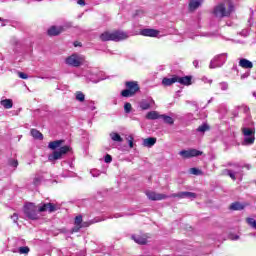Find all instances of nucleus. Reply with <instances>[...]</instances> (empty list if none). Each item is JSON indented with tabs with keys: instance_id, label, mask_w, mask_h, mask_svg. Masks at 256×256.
<instances>
[{
	"instance_id": "nucleus-26",
	"label": "nucleus",
	"mask_w": 256,
	"mask_h": 256,
	"mask_svg": "<svg viewBox=\"0 0 256 256\" xmlns=\"http://www.w3.org/2000/svg\"><path fill=\"white\" fill-rule=\"evenodd\" d=\"M110 137H111L112 141H115L117 143H123V138L117 132L110 133Z\"/></svg>"
},
{
	"instance_id": "nucleus-20",
	"label": "nucleus",
	"mask_w": 256,
	"mask_h": 256,
	"mask_svg": "<svg viewBox=\"0 0 256 256\" xmlns=\"http://www.w3.org/2000/svg\"><path fill=\"white\" fill-rule=\"evenodd\" d=\"M146 119H149L151 121H155V119H161V115L157 111H150L146 115Z\"/></svg>"
},
{
	"instance_id": "nucleus-18",
	"label": "nucleus",
	"mask_w": 256,
	"mask_h": 256,
	"mask_svg": "<svg viewBox=\"0 0 256 256\" xmlns=\"http://www.w3.org/2000/svg\"><path fill=\"white\" fill-rule=\"evenodd\" d=\"M173 83H177V75H174L172 78H163L162 85L164 87H171Z\"/></svg>"
},
{
	"instance_id": "nucleus-35",
	"label": "nucleus",
	"mask_w": 256,
	"mask_h": 256,
	"mask_svg": "<svg viewBox=\"0 0 256 256\" xmlns=\"http://www.w3.org/2000/svg\"><path fill=\"white\" fill-rule=\"evenodd\" d=\"M226 172H227V175L230 176V178H231L232 181H237V177H235V174L233 173V171H231V170H226Z\"/></svg>"
},
{
	"instance_id": "nucleus-3",
	"label": "nucleus",
	"mask_w": 256,
	"mask_h": 256,
	"mask_svg": "<svg viewBox=\"0 0 256 256\" xmlns=\"http://www.w3.org/2000/svg\"><path fill=\"white\" fill-rule=\"evenodd\" d=\"M126 89L121 91L122 97H135L137 95L138 91L141 90V87L139 86L138 81H127L125 82Z\"/></svg>"
},
{
	"instance_id": "nucleus-17",
	"label": "nucleus",
	"mask_w": 256,
	"mask_h": 256,
	"mask_svg": "<svg viewBox=\"0 0 256 256\" xmlns=\"http://www.w3.org/2000/svg\"><path fill=\"white\" fill-rule=\"evenodd\" d=\"M247 207V204H243L241 202H234L230 204L229 209L230 211H243Z\"/></svg>"
},
{
	"instance_id": "nucleus-44",
	"label": "nucleus",
	"mask_w": 256,
	"mask_h": 256,
	"mask_svg": "<svg viewBox=\"0 0 256 256\" xmlns=\"http://www.w3.org/2000/svg\"><path fill=\"white\" fill-rule=\"evenodd\" d=\"M74 47H81V42H78V41L74 42Z\"/></svg>"
},
{
	"instance_id": "nucleus-39",
	"label": "nucleus",
	"mask_w": 256,
	"mask_h": 256,
	"mask_svg": "<svg viewBox=\"0 0 256 256\" xmlns=\"http://www.w3.org/2000/svg\"><path fill=\"white\" fill-rule=\"evenodd\" d=\"M90 226H91V222H82L81 229L86 228V227H90Z\"/></svg>"
},
{
	"instance_id": "nucleus-41",
	"label": "nucleus",
	"mask_w": 256,
	"mask_h": 256,
	"mask_svg": "<svg viewBox=\"0 0 256 256\" xmlns=\"http://www.w3.org/2000/svg\"><path fill=\"white\" fill-rule=\"evenodd\" d=\"M78 5L85 7V0H77Z\"/></svg>"
},
{
	"instance_id": "nucleus-37",
	"label": "nucleus",
	"mask_w": 256,
	"mask_h": 256,
	"mask_svg": "<svg viewBox=\"0 0 256 256\" xmlns=\"http://www.w3.org/2000/svg\"><path fill=\"white\" fill-rule=\"evenodd\" d=\"M104 161L105 163H111V161H113V157L109 154H106V156L104 157Z\"/></svg>"
},
{
	"instance_id": "nucleus-7",
	"label": "nucleus",
	"mask_w": 256,
	"mask_h": 256,
	"mask_svg": "<svg viewBox=\"0 0 256 256\" xmlns=\"http://www.w3.org/2000/svg\"><path fill=\"white\" fill-rule=\"evenodd\" d=\"M242 133L245 137V145H253V143H255V130L251 128H242Z\"/></svg>"
},
{
	"instance_id": "nucleus-36",
	"label": "nucleus",
	"mask_w": 256,
	"mask_h": 256,
	"mask_svg": "<svg viewBox=\"0 0 256 256\" xmlns=\"http://www.w3.org/2000/svg\"><path fill=\"white\" fill-rule=\"evenodd\" d=\"M9 165H10L11 167L17 168V167H19V161H17V160H10V161H9Z\"/></svg>"
},
{
	"instance_id": "nucleus-16",
	"label": "nucleus",
	"mask_w": 256,
	"mask_h": 256,
	"mask_svg": "<svg viewBox=\"0 0 256 256\" xmlns=\"http://www.w3.org/2000/svg\"><path fill=\"white\" fill-rule=\"evenodd\" d=\"M193 77L192 76H184V77H179L176 76V83H180V85H185L189 86L192 85Z\"/></svg>"
},
{
	"instance_id": "nucleus-2",
	"label": "nucleus",
	"mask_w": 256,
	"mask_h": 256,
	"mask_svg": "<svg viewBox=\"0 0 256 256\" xmlns=\"http://www.w3.org/2000/svg\"><path fill=\"white\" fill-rule=\"evenodd\" d=\"M127 37H129L127 33L120 30H116L113 32L106 31L100 35L101 41H115L116 43L119 41H125Z\"/></svg>"
},
{
	"instance_id": "nucleus-40",
	"label": "nucleus",
	"mask_w": 256,
	"mask_h": 256,
	"mask_svg": "<svg viewBox=\"0 0 256 256\" xmlns=\"http://www.w3.org/2000/svg\"><path fill=\"white\" fill-rule=\"evenodd\" d=\"M168 197H172V198L178 197V199H180V192H179V193H173V194H171V195L168 196Z\"/></svg>"
},
{
	"instance_id": "nucleus-21",
	"label": "nucleus",
	"mask_w": 256,
	"mask_h": 256,
	"mask_svg": "<svg viewBox=\"0 0 256 256\" xmlns=\"http://www.w3.org/2000/svg\"><path fill=\"white\" fill-rule=\"evenodd\" d=\"M155 143H157V138L149 137V138L144 139L143 146L144 147H153V145H155Z\"/></svg>"
},
{
	"instance_id": "nucleus-30",
	"label": "nucleus",
	"mask_w": 256,
	"mask_h": 256,
	"mask_svg": "<svg viewBox=\"0 0 256 256\" xmlns=\"http://www.w3.org/2000/svg\"><path fill=\"white\" fill-rule=\"evenodd\" d=\"M140 108L142 111H147V109H151V104H149V102H141Z\"/></svg>"
},
{
	"instance_id": "nucleus-19",
	"label": "nucleus",
	"mask_w": 256,
	"mask_h": 256,
	"mask_svg": "<svg viewBox=\"0 0 256 256\" xmlns=\"http://www.w3.org/2000/svg\"><path fill=\"white\" fill-rule=\"evenodd\" d=\"M239 65L242 69H253V62L245 58L240 59Z\"/></svg>"
},
{
	"instance_id": "nucleus-23",
	"label": "nucleus",
	"mask_w": 256,
	"mask_h": 256,
	"mask_svg": "<svg viewBox=\"0 0 256 256\" xmlns=\"http://www.w3.org/2000/svg\"><path fill=\"white\" fill-rule=\"evenodd\" d=\"M197 199V194L194 192H180V199Z\"/></svg>"
},
{
	"instance_id": "nucleus-10",
	"label": "nucleus",
	"mask_w": 256,
	"mask_h": 256,
	"mask_svg": "<svg viewBox=\"0 0 256 256\" xmlns=\"http://www.w3.org/2000/svg\"><path fill=\"white\" fill-rule=\"evenodd\" d=\"M146 195L150 201H163V199H169V196L165 194H159L153 191L146 192Z\"/></svg>"
},
{
	"instance_id": "nucleus-32",
	"label": "nucleus",
	"mask_w": 256,
	"mask_h": 256,
	"mask_svg": "<svg viewBox=\"0 0 256 256\" xmlns=\"http://www.w3.org/2000/svg\"><path fill=\"white\" fill-rule=\"evenodd\" d=\"M131 109H133V107L131 106V103L126 102L124 104V111H125V113H131Z\"/></svg>"
},
{
	"instance_id": "nucleus-11",
	"label": "nucleus",
	"mask_w": 256,
	"mask_h": 256,
	"mask_svg": "<svg viewBox=\"0 0 256 256\" xmlns=\"http://www.w3.org/2000/svg\"><path fill=\"white\" fill-rule=\"evenodd\" d=\"M64 31L65 28H63V26H51L47 31V35L49 37H57L60 33H63Z\"/></svg>"
},
{
	"instance_id": "nucleus-42",
	"label": "nucleus",
	"mask_w": 256,
	"mask_h": 256,
	"mask_svg": "<svg viewBox=\"0 0 256 256\" xmlns=\"http://www.w3.org/2000/svg\"><path fill=\"white\" fill-rule=\"evenodd\" d=\"M12 219H14V221L17 222L19 220V215H17V213H14Z\"/></svg>"
},
{
	"instance_id": "nucleus-25",
	"label": "nucleus",
	"mask_w": 256,
	"mask_h": 256,
	"mask_svg": "<svg viewBox=\"0 0 256 256\" xmlns=\"http://www.w3.org/2000/svg\"><path fill=\"white\" fill-rule=\"evenodd\" d=\"M160 119H163L164 123L167 125H173V123H175V120L171 116L165 114H161Z\"/></svg>"
},
{
	"instance_id": "nucleus-33",
	"label": "nucleus",
	"mask_w": 256,
	"mask_h": 256,
	"mask_svg": "<svg viewBox=\"0 0 256 256\" xmlns=\"http://www.w3.org/2000/svg\"><path fill=\"white\" fill-rule=\"evenodd\" d=\"M127 141H128V145H129L130 149H133V147L135 145L134 144L135 138H133V136H128Z\"/></svg>"
},
{
	"instance_id": "nucleus-15",
	"label": "nucleus",
	"mask_w": 256,
	"mask_h": 256,
	"mask_svg": "<svg viewBox=\"0 0 256 256\" xmlns=\"http://www.w3.org/2000/svg\"><path fill=\"white\" fill-rule=\"evenodd\" d=\"M83 225V216L78 215L74 219V227L72 228V233H79L81 231V226Z\"/></svg>"
},
{
	"instance_id": "nucleus-4",
	"label": "nucleus",
	"mask_w": 256,
	"mask_h": 256,
	"mask_svg": "<svg viewBox=\"0 0 256 256\" xmlns=\"http://www.w3.org/2000/svg\"><path fill=\"white\" fill-rule=\"evenodd\" d=\"M23 212L28 219L32 221H37L39 219V208L35 205V203L28 202L23 207Z\"/></svg>"
},
{
	"instance_id": "nucleus-45",
	"label": "nucleus",
	"mask_w": 256,
	"mask_h": 256,
	"mask_svg": "<svg viewBox=\"0 0 256 256\" xmlns=\"http://www.w3.org/2000/svg\"><path fill=\"white\" fill-rule=\"evenodd\" d=\"M39 181H41L39 178H35L34 179V185H37V183H39Z\"/></svg>"
},
{
	"instance_id": "nucleus-34",
	"label": "nucleus",
	"mask_w": 256,
	"mask_h": 256,
	"mask_svg": "<svg viewBox=\"0 0 256 256\" xmlns=\"http://www.w3.org/2000/svg\"><path fill=\"white\" fill-rule=\"evenodd\" d=\"M190 173H191L192 175H203V171H201V170H199V169H197V168H191V169H190Z\"/></svg>"
},
{
	"instance_id": "nucleus-22",
	"label": "nucleus",
	"mask_w": 256,
	"mask_h": 256,
	"mask_svg": "<svg viewBox=\"0 0 256 256\" xmlns=\"http://www.w3.org/2000/svg\"><path fill=\"white\" fill-rule=\"evenodd\" d=\"M30 133L34 139H39V141H43V133H41L39 130L32 128L30 130Z\"/></svg>"
},
{
	"instance_id": "nucleus-9",
	"label": "nucleus",
	"mask_w": 256,
	"mask_h": 256,
	"mask_svg": "<svg viewBox=\"0 0 256 256\" xmlns=\"http://www.w3.org/2000/svg\"><path fill=\"white\" fill-rule=\"evenodd\" d=\"M48 211L49 213H55L57 211V206L51 202L44 203L42 206L38 207V213H45Z\"/></svg>"
},
{
	"instance_id": "nucleus-13",
	"label": "nucleus",
	"mask_w": 256,
	"mask_h": 256,
	"mask_svg": "<svg viewBox=\"0 0 256 256\" xmlns=\"http://www.w3.org/2000/svg\"><path fill=\"white\" fill-rule=\"evenodd\" d=\"M201 5H203V0H189L188 10L190 13H193L194 11H197Z\"/></svg>"
},
{
	"instance_id": "nucleus-1",
	"label": "nucleus",
	"mask_w": 256,
	"mask_h": 256,
	"mask_svg": "<svg viewBox=\"0 0 256 256\" xmlns=\"http://www.w3.org/2000/svg\"><path fill=\"white\" fill-rule=\"evenodd\" d=\"M64 143L65 140H56L49 142L48 149H51L53 151L51 154L48 155V161H50V163H55V161L63 159L64 155H67V153L73 151V148H71V146H62Z\"/></svg>"
},
{
	"instance_id": "nucleus-29",
	"label": "nucleus",
	"mask_w": 256,
	"mask_h": 256,
	"mask_svg": "<svg viewBox=\"0 0 256 256\" xmlns=\"http://www.w3.org/2000/svg\"><path fill=\"white\" fill-rule=\"evenodd\" d=\"M76 101L83 103V101H85V94L81 91L76 92Z\"/></svg>"
},
{
	"instance_id": "nucleus-8",
	"label": "nucleus",
	"mask_w": 256,
	"mask_h": 256,
	"mask_svg": "<svg viewBox=\"0 0 256 256\" xmlns=\"http://www.w3.org/2000/svg\"><path fill=\"white\" fill-rule=\"evenodd\" d=\"M179 155L182 156L183 159H191L203 155V151L197 149L182 150L179 152Z\"/></svg>"
},
{
	"instance_id": "nucleus-12",
	"label": "nucleus",
	"mask_w": 256,
	"mask_h": 256,
	"mask_svg": "<svg viewBox=\"0 0 256 256\" xmlns=\"http://www.w3.org/2000/svg\"><path fill=\"white\" fill-rule=\"evenodd\" d=\"M133 241L138 245H147V239H151V234H142L132 236Z\"/></svg>"
},
{
	"instance_id": "nucleus-28",
	"label": "nucleus",
	"mask_w": 256,
	"mask_h": 256,
	"mask_svg": "<svg viewBox=\"0 0 256 256\" xmlns=\"http://www.w3.org/2000/svg\"><path fill=\"white\" fill-rule=\"evenodd\" d=\"M246 223L249 227L256 230V220L254 218H246Z\"/></svg>"
},
{
	"instance_id": "nucleus-46",
	"label": "nucleus",
	"mask_w": 256,
	"mask_h": 256,
	"mask_svg": "<svg viewBox=\"0 0 256 256\" xmlns=\"http://www.w3.org/2000/svg\"><path fill=\"white\" fill-rule=\"evenodd\" d=\"M0 21H3V19H2V18H0Z\"/></svg>"
},
{
	"instance_id": "nucleus-38",
	"label": "nucleus",
	"mask_w": 256,
	"mask_h": 256,
	"mask_svg": "<svg viewBox=\"0 0 256 256\" xmlns=\"http://www.w3.org/2000/svg\"><path fill=\"white\" fill-rule=\"evenodd\" d=\"M18 77H20V79H29V76L24 72H18Z\"/></svg>"
},
{
	"instance_id": "nucleus-14",
	"label": "nucleus",
	"mask_w": 256,
	"mask_h": 256,
	"mask_svg": "<svg viewBox=\"0 0 256 256\" xmlns=\"http://www.w3.org/2000/svg\"><path fill=\"white\" fill-rule=\"evenodd\" d=\"M140 35H142L143 37H157L159 35V30L145 28L140 31Z\"/></svg>"
},
{
	"instance_id": "nucleus-5",
	"label": "nucleus",
	"mask_w": 256,
	"mask_h": 256,
	"mask_svg": "<svg viewBox=\"0 0 256 256\" xmlns=\"http://www.w3.org/2000/svg\"><path fill=\"white\" fill-rule=\"evenodd\" d=\"M232 11L233 6H230V8L227 9L223 3H220L214 7L213 15L214 17H218L219 19H223V17H229Z\"/></svg>"
},
{
	"instance_id": "nucleus-6",
	"label": "nucleus",
	"mask_w": 256,
	"mask_h": 256,
	"mask_svg": "<svg viewBox=\"0 0 256 256\" xmlns=\"http://www.w3.org/2000/svg\"><path fill=\"white\" fill-rule=\"evenodd\" d=\"M85 63V56L74 53L66 58V65L70 67H81Z\"/></svg>"
},
{
	"instance_id": "nucleus-27",
	"label": "nucleus",
	"mask_w": 256,
	"mask_h": 256,
	"mask_svg": "<svg viewBox=\"0 0 256 256\" xmlns=\"http://www.w3.org/2000/svg\"><path fill=\"white\" fill-rule=\"evenodd\" d=\"M209 124H202L197 128L198 133H205V131H209Z\"/></svg>"
},
{
	"instance_id": "nucleus-24",
	"label": "nucleus",
	"mask_w": 256,
	"mask_h": 256,
	"mask_svg": "<svg viewBox=\"0 0 256 256\" xmlns=\"http://www.w3.org/2000/svg\"><path fill=\"white\" fill-rule=\"evenodd\" d=\"M0 104L2 105V107H4V109H12L13 108V100H11V99H4V100L0 101Z\"/></svg>"
},
{
	"instance_id": "nucleus-43",
	"label": "nucleus",
	"mask_w": 256,
	"mask_h": 256,
	"mask_svg": "<svg viewBox=\"0 0 256 256\" xmlns=\"http://www.w3.org/2000/svg\"><path fill=\"white\" fill-rule=\"evenodd\" d=\"M244 109V113H249L250 109L248 106H242Z\"/></svg>"
},
{
	"instance_id": "nucleus-31",
	"label": "nucleus",
	"mask_w": 256,
	"mask_h": 256,
	"mask_svg": "<svg viewBox=\"0 0 256 256\" xmlns=\"http://www.w3.org/2000/svg\"><path fill=\"white\" fill-rule=\"evenodd\" d=\"M30 249L28 246H22L19 248L20 255H27L29 253Z\"/></svg>"
}]
</instances>
